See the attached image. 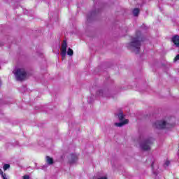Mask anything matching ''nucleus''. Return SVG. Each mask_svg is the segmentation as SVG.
<instances>
[{
    "mask_svg": "<svg viewBox=\"0 0 179 179\" xmlns=\"http://www.w3.org/2000/svg\"><path fill=\"white\" fill-rule=\"evenodd\" d=\"M128 48L133 50L136 54H139L141 51V37L136 36L132 38L131 41L129 43Z\"/></svg>",
    "mask_w": 179,
    "mask_h": 179,
    "instance_id": "1",
    "label": "nucleus"
},
{
    "mask_svg": "<svg viewBox=\"0 0 179 179\" xmlns=\"http://www.w3.org/2000/svg\"><path fill=\"white\" fill-rule=\"evenodd\" d=\"M173 125L167 124L166 121L159 120L153 124V127L157 129H166V128H171Z\"/></svg>",
    "mask_w": 179,
    "mask_h": 179,
    "instance_id": "2",
    "label": "nucleus"
},
{
    "mask_svg": "<svg viewBox=\"0 0 179 179\" xmlns=\"http://www.w3.org/2000/svg\"><path fill=\"white\" fill-rule=\"evenodd\" d=\"M15 74L17 80H20L21 82L22 80H26L27 73H26V70H24V69H18Z\"/></svg>",
    "mask_w": 179,
    "mask_h": 179,
    "instance_id": "3",
    "label": "nucleus"
},
{
    "mask_svg": "<svg viewBox=\"0 0 179 179\" xmlns=\"http://www.w3.org/2000/svg\"><path fill=\"white\" fill-rule=\"evenodd\" d=\"M155 139L152 137L147 138L143 143L141 144V148L143 150H150V146L153 145Z\"/></svg>",
    "mask_w": 179,
    "mask_h": 179,
    "instance_id": "4",
    "label": "nucleus"
},
{
    "mask_svg": "<svg viewBox=\"0 0 179 179\" xmlns=\"http://www.w3.org/2000/svg\"><path fill=\"white\" fill-rule=\"evenodd\" d=\"M118 118L120 122L115 123V125H116V127H124V125L128 124L129 122L128 119H125L124 120V118H125V116L124 115V114H122V113H120L118 114Z\"/></svg>",
    "mask_w": 179,
    "mask_h": 179,
    "instance_id": "5",
    "label": "nucleus"
},
{
    "mask_svg": "<svg viewBox=\"0 0 179 179\" xmlns=\"http://www.w3.org/2000/svg\"><path fill=\"white\" fill-rule=\"evenodd\" d=\"M66 47H68V43H66V41H63L62 43V59H65L66 57Z\"/></svg>",
    "mask_w": 179,
    "mask_h": 179,
    "instance_id": "6",
    "label": "nucleus"
},
{
    "mask_svg": "<svg viewBox=\"0 0 179 179\" xmlns=\"http://www.w3.org/2000/svg\"><path fill=\"white\" fill-rule=\"evenodd\" d=\"M78 162V155L76 154L71 153L70 157H69V163L73 164V163Z\"/></svg>",
    "mask_w": 179,
    "mask_h": 179,
    "instance_id": "7",
    "label": "nucleus"
},
{
    "mask_svg": "<svg viewBox=\"0 0 179 179\" xmlns=\"http://www.w3.org/2000/svg\"><path fill=\"white\" fill-rule=\"evenodd\" d=\"M46 162L49 164H54V159L50 157L49 156L46 157Z\"/></svg>",
    "mask_w": 179,
    "mask_h": 179,
    "instance_id": "8",
    "label": "nucleus"
},
{
    "mask_svg": "<svg viewBox=\"0 0 179 179\" xmlns=\"http://www.w3.org/2000/svg\"><path fill=\"white\" fill-rule=\"evenodd\" d=\"M133 15L134 16H138V15H139V8H134L133 10Z\"/></svg>",
    "mask_w": 179,
    "mask_h": 179,
    "instance_id": "9",
    "label": "nucleus"
},
{
    "mask_svg": "<svg viewBox=\"0 0 179 179\" xmlns=\"http://www.w3.org/2000/svg\"><path fill=\"white\" fill-rule=\"evenodd\" d=\"M67 55H69V57H72V55H73V50L71 48L68 49Z\"/></svg>",
    "mask_w": 179,
    "mask_h": 179,
    "instance_id": "10",
    "label": "nucleus"
},
{
    "mask_svg": "<svg viewBox=\"0 0 179 179\" xmlns=\"http://www.w3.org/2000/svg\"><path fill=\"white\" fill-rule=\"evenodd\" d=\"M0 176H1L3 179H8L6 173H4L3 171H2V169H0Z\"/></svg>",
    "mask_w": 179,
    "mask_h": 179,
    "instance_id": "11",
    "label": "nucleus"
},
{
    "mask_svg": "<svg viewBox=\"0 0 179 179\" xmlns=\"http://www.w3.org/2000/svg\"><path fill=\"white\" fill-rule=\"evenodd\" d=\"M10 168V165L9 164H6L3 166L4 171H6V170Z\"/></svg>",
    "mask_w": 179,
    "mask_h": 179,
    "instance_id": "12",
    "label": "nucleus"
},
{
    "mask_svg": "<svg viewBox=\"0 0 179 179\" xmlns=\"http://www.w3.org/2000/svg\"><path fill=\"white\" fill-rule=\"evenodd\" d=\"M23 179H30V176L29 175H24L23 177H22Z\"/></svg>",
    "mask_w": 179,
    "mask_h": 179,
    "instance_id": "13",
    "label": "nucleus"
},
{
    "mask_svg": "<svg viewBox=\"0 0 179 179\" xmlns=\"http://www.w3.org/2000/svg\"><path fill=\"white\" fill-rule=\"evenodd\" d=\"M178 60H179V55H177L174 58V61H178Z\"/></svg>",
    "mask_w": 179,
    "mask_h": 179,
    "instance_id": "14",
    "label": "nucleus"
},
{
    "mask_svg": "<svg viewBox=\"0 0 179 179\" xmlns=\"http://www.w3.org/2000/svg\"><path fill=\"white\" fill-rule=\"evenodd\" d=\"M165 165H166V166H170V161H166Z\"/></svg>",
    "mask_w": 179,
    "mask_h": 179,
    "instance_id": "15",
    "label": "nucleus"
},
{
    "mask_svg": "<svg viewBox=\"0 0 179 179\" xmlns=\"http://www.w3.org/2000/svg\"><path fill=\"white\" fill-rule=\"evenodd\" d=\"M138 34H141V31H136V36H138Z\"/></svg>",
    "mask_w": 179,
    "mask_h": 179,
    "instance_id": "16",
    "label": "nucleus"
},
{
    "mask_svg": "<svg viewBox=\"0 0 179 179\" xmlns=\"http://www.w3.org/2000/svg\"><path fill=\"white\" fill-rule=\"evenodd\" d=\"M98 179H107V178L106 177H102V178H99Z\"/></svg>",
    "mask_w": 179,
    "mask_h": 179,
    "instance_id": "17",
    "label": "nucleus"
},
{
    "mask_svg": "<svg viewBox=\"0 0 179 179\" xmlns=\"http://www.w3.org/2000/svg\"><path fill=\"white\" fill-rule=\"evenodd\" d=\"M154 164H155V163H154V162H152V163L151 164V167H152V169H153V166H154Z\"/></svg>",
    "mask_w": 179,
    "mask_h": 179,
    "instance_id": "18",
    "label": "nucleus"
}]
</instances>
